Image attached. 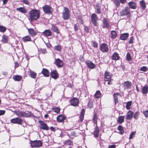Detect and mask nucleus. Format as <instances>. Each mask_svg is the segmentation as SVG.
I'll list each match as a JSON object with an SVG mask.
<instances>
[{"label": "nucleus", "instance_id": "obj_48", "mask_svg": "<svg viewBox=\"0 0 148 148\" xmlns=\"http://www.w3.org/2000/svg\"><path fill=\"white\" fill-rule=\"evenodd\" d=\"M139 114V112L138 111H137L135 112L133 116L135 119L137 120L138 119Z\"/></svg>", "mask_w": 148, "mask_h": 148}, {"label": "nucleus", "instance_id": "obj_43", "mask_svg": "<svg viewBox=\"0 0 148 148\" xmlns=\"http://www.w3.org/2000/svg\"><path fill=\"white\" fill-rule=\"evenodd\" d=\"M64 145H71L73 144V142L69 139L65 141L64 142Z\"/></svg>", "mask_w": 148, "mask_h": 148}, {"label": "nucleus", "instance_id": "obj_24", "mask_svg": "<svg viewBox=\"0 0 148 148\" xmlns=\"http://www.w3.org/2000/svg\"><path fill=\"white\" fill-rule=\"evenodd\" d=\"M120 58V57L116 52H114L112 55V59L113 60H119Z\"/></svg>", "mask_w": 148, "mask_h": 148}, {"label": "nucleus", "instance_id": "obj_22", "mask_svg": "<svg viewBox=\"0 0 148 148\" xmlns=\"http://www.w3.org/2000/svg\"><path fill=\"white\" fill-rule=\"evenodd\" d=\"M41 73L45 77H49L50 75L49 71L46 69L43 68L41 71Z\"/></svg>", "mask_w": 148, "mask_h": 148}, {"label": "nucleus", "instance_id": "obj_28", "mask_svg": "<svg viewBox=\"0 0 148 148\" xmlns=\"http://www.w3.org/2000/svg\"><path fill=\"white\" fill-rule=\"evenodd\" d=\"M133 112L131 111H129L127 113L126 119L127 120H131L133 117Z\"/></svg>", "mask_w": 148, "mask_h": 148}, {"label": "nucleus", "instance_id": "obj_44", "mask_svg": "<svg viewBox=\"0 0 148 148\" xmlns=\"http://www.w3.org/2000/svg\"><path fill=\"white\" fill-rule=\"evenodd\" d=\"M132 101H129L126 103V108L127 110H129L130 108V106L132 104Z\"/></svg>", "mask_w": 148, "mask_h": 148}, {"label": "nucleus", "instance_id": "obj_29", "mask_svg": "<svg viewBox=\"0 0 148 148\" xmlns=\"http://www.w3.org/2000/svg\"><path fill=\"white\" fill-rule=\"evenodd\" d=\"M9 38L8 36L5 35H3L2 39L1 40V42L3 43H7L8 42Z\"/></svg>", "mask_w": 148, "mask_h": 148}, {"label": "nucleus", "instance_id": "obj_26", "mask_svg": "<svg viewBox=\"0 0 148 148\" xmlns=\"http://www.w3.org/2000/svg\"><path fill=\"white\" fill-rule=\"evenodd\" d=\"M28 74L29 76L32 78L35 79L36 77V73L31 70H29V71H28Z\"/></svg>", "mask_w": 148, "mask_h": 148}, {"label": "nucleus", "instance_id": "obj_15", "mask_svg": "<svg viewBox=\"0 0 148 148\" xmlns=\"http://www.w3.org/2000/svg\"><path fill=\"white\" fill-rule=\"evenodd\" d=\"M102 27L103 28L108 29L110 27L109 23L106 18H104L102 19Z\"/></svg>", "mask_w": 148, "mask_h": 148}, {"label": "nucleus", "instance_id": "obj_12", "mask_svg": "<svg viewBox=\"0 0 148 148\" xmlns=\"http://www.w3.org/2000/svg\"><path fill=\"white\" fill-rule=\"evenodd\" d=\"M127 2V0H114V3L116 8L119 7L120 3L122 4H124Z\"/></svg>", "mask_w": 148, "mask_h": 148}, {"label": "nucleus", "instance_id": "obj_33", "mask_svg": "<svg viewBox=\"0 0 148 148\" xmlns=\"http://www.w3.org/2000/svg\"><path fill=\"white\" fill-rule=\"evenodd\" d=\"M140 6L142 9L143 10H145L146 8V3L144 0H142L140 1Z\"/></svg>", "mask_w": 148, "mask_h": 148}, {"label": "nucleus", "instance_id": "obj_62", "mask_svg": "<svg viewBox=\"0 0 148 148\" xmlns=\"http://www.w3.org/2000/svg\"><path fill=\"white\" fill-rule=\"evenodd\" d=\"M116 145H112L109 146L108 148H115Z\"/></svg>", "mask_w": 148, "mask_h": 148}, {"label": "nucleus", "instance_id": "obj_55", "mask_svg": "<svg viewBox=\"0 0 148 148\" xmlns=\"http://www.w3.org/2000/svg\"><path fill=\"white\" fill-rule=\"evenodd\" d=\"M143 113L146 117L147 118L148 117V110L144 111Z\"/></svg>", "mask_w": 148, "mask_h": 148}, {"label": "nucleus", "instance_id": "obj_11", "mask_svg": "<svg viewBox=\"0 0 148 148\" xmlns=\"http://www.w3.org/2000/svg\"><path fill=\"white\" fill-rule=\"evenodd\" d=\"M40 124V128L44 130H47L49 129V127L46 123L44 121L40 120L38 121Z\"/></svg>", "mask_w": 148, "mask_h": 148}, {"label": "nucleus", "instance_id": "obj_49", "mask_svg": "<svg viewBox=\"0 0 148 148\" xmlns=\"http://www.w3.org/2000/svg\"><path fill=\"white\" fill-rule=\"evenodd\" d=\"M52 110L53 111L57 113H59L60 111V109L58 107L53 108Z\"/></svg>", "mask_w": 148, "mask_h": 148}, {"label": "nucleus", "instance_id": "obj_13", "mask_svg": "<svg viewBox=\"0 0 148 148\" xmlns=\"http://www.w3.org/2000/svg\"><path fill=\"white\" fill-rule=\"evenodd\" d=\"M54 64H56L58 68H61L64 65V63L59 58L55 59Z\"/></svg>", "mask_w": 148, "mask_h": 148}, {"label": "nucleus", "instance_id": "obj_32", "mask_svg": "<svg viewBox=\"0 0 148 148\" xmlns=\"http://www.w3.org/2000/svg\"><path fill=\"white\" fill-rule=\"evenodd\" d=\"M99 129L98 127L97 126L95 128V130L93 132L94 136L95 138L98 137L99 133Z\"/></svg>", "mask_w": 148, "mask_h": 148}, {"label": "nucleus", "instance_id": "obj_54", "mask_svg": "<svg viewBox=\"0 0 148 148\" xmlns=\"http://www.w3.org/2000/svg\"><path fill=\"white\" fill-rule=\"evenodd\" d=\"M22 2L25 4L29 5V2L28 0H22Z\"/></svg>", "mask_w": 148, "mask_h": 148}, {"label": "nucleus", "instance_id": "obj_58", "mask_svg": "<svg viewBox=\"0 0 148 148\" xmlns=\"http://www.w3.org/2000/svg\"><path fill=\"white\" fill-rule=\"evenodd\" d=\"M19 66V64L18 62H14V68L16 69Z\"/></svg>", "mask_w": 148, "mask_h": 148}, {"label": "nucleus", "instance_id": "obj_3", "mask_svg": "<svg viewBox=\"0 0 148 148\" xmlns=\"http://www.w3.org/2000/svg\"><path fill=\"white\" fill-rule=\"evenodd\" d=\"M112 75L108 71L106 70L104 74V80L108 83H110L112 82L113 79L112 77Z\"/></svg>", "mask_w": 148, "mask_h": 148}, {"label": "nucleus", "instance_id": "obj_25", "mask_svg": "<svg viewBox=\"0 0 148 148\" xmlns=\"http://www.w3.org/2000/svg\"><path fill=\"white\" fill-rule=\"evenodd\" d=\"M129 36V34L127 33H125L121 34L120 36V39L123 40H126Z\"/></svg>", "mask_w": 148, "mask_h": 148}, {"label": "nucleus", "instance_id": "obj_37", "mask_svg": "<svg viewBox=\"0 0 148 148\" xmlns=\"http://www.w3.org/2000/svg\"><path fill=\"white\" fill-rule=\"evenodd\" d=\"M124 116H120L118 117L117 122L119 124H121L124 121Z\"/></svg>", "mask_w": 148, "mask_h": 148}, {"label": "nucleus", "instance_id": "obj_50", "mask_svg": "<svg viewBox=\"0 0 148 148\" xmlns=\"http://www.w3.org/2000/svg\"><path fill=\"white\" fill-rule=\"evenodd\" d=\"M148 69L146 66H143L140 68V70L144 72H146L147 71Z\"/></svg>", "mask_w": 148, "mask_h": 148}, {"label": "nucleus", "instance_id": "obj_21", "mask_svg": "<svg viewBox=\"0 0 148 148\" xmlns=\"http://www.w3.org/2000/svg\"><path fill=\"white\" fill-rule=\"evenodd\" d=\"M128 5L130 8L132 9H135L137 7L136 3L133 1L129 2L128 3Z\"/></svg>", "mask_w": 148, "mask_h": 148}, {"label": "nucleus", "instance_id": "obj_35", "mask_svg": "<svg viewBox=\"0 0 148 148\" xmlns=\"http://www.w3.org/2000/svg\"><path fill=\"white\" fill-rule=\"evenodd\" d=\"M111 38L114 39L117 36L116 32L115 31L112 30L111 32Z\"/></svg>", "mask_w": 148, "mask_h": 148}, {"label": "nucleus", "instance_id": "obj_17", "mask_svg": "<svg viewBox=\"0 0 148 148\" xmlns=\"http://www.w3.org/2000/svg\"><path fill=\"white\" fill-rule=\"evenodd\" d=\"M86 63L88 67L90 69H93L96 67V65L90 60H88L86 61Z\"/></svg>", "mask_w": 148, "mask_h": 148}, {"label": "nucleus", "instance_id": "obj_19", "mask_svg": "<svg viewBox=\"0 0 148 148\" xmlns=\"http://www.w3.org/2000/svg\"><path fill=\"white\" fill-rule=\"evenodd\" d=\"M51 29L53 32L56 33L57 34H60V32L58 28L54 24H51Z\"/></svg>", "mask_w": 148, "mask_h": 148}, {"label": "nucleus", "instance_id": "obj_52", "mask_svg": "<svg viewBox=\"0 0 148 148\" xmlns=\"http://www.w3.org/2000/svg\"><path fill=\"white\" fill-rule=\"evenodd\" d=\"M88 106L90 108H92L93 106V102L92 101H89L88 102Z\"/></svg>", "mask_w": 148, "mask_h": 148}, {"label": "nucleus", "instance_id": "obj_45", "mask_svg": "<svg viewBox=\"0 0 148 148\" xmlns=\"http://www.w3.org/2000/svg\"><path fill=\"white\" fill-rule=\"evenodd\" d=\"M7 29V28L5 26L0 25V32L2 33L5 32Z\"/></svg>", "mask_w": 148, "mask_h": 148}, {"label": "nucleus", "instance_id": "obj_42", "mask_svg": "<svg viewBox=\"0 0 148 148\" xmlns=\"http://www.w3.org/2000/svg\"><path fill=\"white\" fill-rule=\"evenodd\" d=\"M117 129L119 131L121 134H123L124 130L122 125H119L117 127Z\"/></svg>", "mask_w": 148, "mask_h": 148}, {"label": "nucleus", "instance_id": "obj_41", "mask_svg": "<svg viewBox=\"0 0 148 148\" xmlns=\"http://www.w3.org/2000/svg\"><path fill=\"white\" fill-rule=\"evenodd\" d=\"M101 94L99 90H97L95 94V97L97 98H99L101 97Z\"/></svg>", "mask_w": 148, "mask_h": 148}, {"label": "nucleus", "instance_id": "obj_6", "mask_svg": "<svg viewBox=\"0 0 148 148\" xmlns=\"http://www.w3.org/2000/svg\"><path fill=\"white\" fill-rule=\"evenodd\" d=\"M91 22L93 25L95 27H97L99 25L97 22L98 21V17L96 14L95 13L92 14L91 16Z\"/></svg>", "mask_w": 148, "mask_h": 148}, {"label": "nucleus", "instance_id": "obj_61", "mask_svg": "<svg viewBox=\"0 0 148 148\" xmlns=\"http://www.w3.org/2000/svg\"><path fill=\"white\" fill-rule=\"evenodd\" d=\"M84 118V115L83 114L80 115V121L81 122H82Z\"/></svg>", "mask_w": 148, "mask_h": 148}, {"label": "nucleus", "instance_id": "obj_14", "mask_svg": "<svg viewBox=\"0 0 148 148\" xmlns=\"http://www.w3.org/2000/svg\"><path fill=\"white\" fill-rule=\"evenodd\" d=\"M71 105L74 106H77L79 104V100L77 98L74 97L70 101Z\"/></svg>", "mask_w": 148, "mask_h": 148}, {"label": "nucleus", "instance_id": "obj_9", "mask_svg": "<svg viewBox=\"0 0 148 148\" xmlns=\"http://www.w3.org/2000/svg\"><path fill=\"white\" fill-rule=\"evenodd\" d=\"M99 49L103 53H107L109 50L108 45L105 43L100 44Z\"/></svg>", "mask_w": 148, "mask_h": 148}, {"label": "nucleus", "instance_id": "obj_60", "mask_svg": "<svg viewBox=\"0 0 148 148\" xmlns=\"http://www.w3.org/2000/svg\"><path fill=\"white\" fill-rule=\"evenodd\" d=\"M134 135V132H132L131 133V134H130L129 138L130 139H132L133 138Z\"/></svg>", "mask_w": 148, "mask_h": 148}, {"label": "nucleus", "instance_id": "obj_31", "mask_svg": "<svg viewBox=\"0 0 148 148\" xmlns=\"http://www.w3.org/2000/svg\"><path fill=\"white\" fill-rule=\"evenodd\" d=\"M17 11H19L22 13H26L27 12V10L24 7H20L17 8L16 9Z\"/></svg>", "mask_w": 148, "mask_h": 148}, {"label": "nucleus", "instance_id": "obj_47", "mask_svg": "<svg viewBox=\"0 0 148 148\" xmlns=\"http://www.w3.org/2000/svg\"><path fill=\"white\" fill-rule=\"evenodd\" d=\"M97 113H95L94 115V117H93V121L94 123L97 124Z\"/></svg>", "mask_w": 148, "mask_h": 148}, {"label": "nucleus", "instance_id": "obj_18", "mask_svg": "<svg viewBox=\"0 0 148 148\" xmlns=\"http://www.w3.org/2000/svg\"><path fill=\"white\" fill-rule=\"evenodd\" d=\"M51 76L54 79H56L59 77L58 73L56 70L52 71L51 73Z\"/></svg>", "mask_w": 148, "mask_h": 148}, {"label": "nucleus", "instance_id": "obj_40", "mask_svg": "<svg viewBox=\"0 0 148 148\" xmlns=\"http://www.w3.org/2000/svg\"><path fill=\"white\" fill-rule=\"evenodd\" d=\"M54 49L57 51H60L62 49V46L60 45L55 46Z\"/></svg>", "mask_w": 148, "mask_h": 148}, {"label": "nucleus", "instance_id": "obj_53", "mask_svg": "<svg viewBox=\"0 0 148 148\" xmlns=\"http://www.w3.org/2000/svg\"><path fill=\"white\" fill-rule=\"evenodd\" d=\"M74 27L75 31H78L79 29V24L78 23L75 24L74 25Z\"/></svg>", "mask_w": 148, "mask_h": 148}, {"label": "nucleus", "instance_id": "obj_4", "mask_svg": "<svg viewBox=\"0 0 148 148\" xmlns=\"http://www.w3.org/2000/svg\"><path fill=\"white\" fill-rule=\"evenodd\" d=\"M70 17V11L69 9L67 7L64 8L62 12V17L64 20H66L69 19Z\"/></svg>", "mask_w": 148, "mask_h": 148}, {"label": "nucleus", "instance_id": "obj_8", "mask_svg": "<svg viewBox=\"0 0 148 148\" xmlns=\"http://www.w3.org/2000/svg\"><path fill=\"white\" fill-rule=\"evenodd\" d=\"M42 8L45 13L49 14L52 13V8L49 5H45L43 6Z\"/></svg>", "mask_w": 148, "mask_h": 148}, {"label": "nucleus", "instance_id": "obj_64", "mask_svg": "<svg viewBox=\"0 0 148 148\" xmlns=\"http://www.w3.org/2000/svg\"><path fill=\"white\" fill-rule=\"evenodd\" d=\"M75 134V131H73L71 132V136H74Z\"/></svg>", "mask_w": 148, "mask_h": 148}, {"label": "nucleus", "instance_id": "obj_7", "mask_svg": "<svg viewBox=\"0 0 148 148\" xmlns=\"http://www.w3.org/2000/svg\"><path fill=\"white\" fill-rule=\"evenodd\" d=\"M31 146L32 147H39L42 146V143L40 140L31 141L30 142Z\"/></svg>", "mask_w": 148, "mask_h": 148}, {"label": "nucleus", "instance_id": "obj_36", "mask_svg": "<svg viewBox=\"0 0 148 148\" xmlns=\"http://www.w3.org/2000/svg\"><path fill=\"white\" fill-rule=\"evenodd\" d=\"M148 92V87L147 86H144L142 89V93L144 95Z\"/></svg>", "mask_w": 148, "mask_h": 148}, {"label": "nucleus", "instance_id": "obj_23", "mask_svg": "<svg viewBox=\"0 0 148 148\" xmlns=\"http://www.w3.org/2000/svg\"><path fill=\"white\" fill-rule=\"evenodd\" d=\"M29 34L32 36H34L37 34V32L33 29L30 28L28 29Z\"/></svg>", "mask_w": 148, "mask_h": 148}, {"label": "nucleus", "instance_id": "obj_56", "mask_svg": "<svg viewBox=\"0 0 148 148\" xmlns=\"http://www.w3.org/2000/svg\"><path fill=\"white\" fill-rule=\"evenodd\" d=\"M40 52L41 53H42L43 54H45L47 52V50L45 49H41L40 50Z\"/></svg>", "mask_w": 148, "mask_h": 148}, {"label": "nucleus", "instance_id": "obj_16", "mask_svg": "<svg viewBox=\"0 0 148 148\" xmlns=\"http://www.w3.org/2000/svg\"><path fill=\"white\" fill-rule=\"evenodd\" d=\"M66 119V117L63 114H60L57 117V121L59 123L63 122Z\"/></svg>", "mask_w": 148, "mask_h": 148}, {"label": "nucleus", "instance_id": "obj_30", "mask_svg": "<svg viewBox=\"0 0 148 148\" xmlns=\"http://www.w3.org/2000/svg\"><path fill=\"white\" fill-rule=\"evenodd\" d=\"M12 78L15 81H20L22 79V77L21 76L18 75H14Z\"/></svg>", "mask_w": 148, "mask_h": 148}, {"label": "nucleus", "instance_id": "obj_20", "mask_svg": "<svg viewBox=\"0 0 148 148\" xmlns=\"http://www.w3.org/2000/svg\"><path fill=\"white\" fill-rule=\"evenodd\" d=\"M43 35L45 36L49 37L52 36V33L49 29H46L42 33Z\"/></svg>", "mask_w": 148, "mask_h": 148}, {"label": "nucleus", "instance_id": "obj_34", "mask_svg": "<svg viewBox=\"0 0 148 148\" xmlns=\"http://www.w3.org/2000/svg\"><path fill=\"white\" fill-rule=\"evenodd\" d=\"M22 40L24 42L31 41V38L29 35H27L22 38Z\"/></svg>", "mask_w": 148, "mask_h": 148}, {"label": "nucleus", "instance_id": "obj_59", "mask_svg": "<svg viewBox=\"0 0 148 148\" xmlns=\"http://www.w3.org/2000/svg\"><path fill=\"white\" fill-rule=\"evenodd\" d=\"M5 111L4 110H0V116L2 115L5 114Z\"/></svg>", "mask_w": 148, "mask_h": 148}, {"label": "nucleus", "instance_id": "obj_5", "mask_svg": "<svg viewBox=\"0 0 148 148\" xmlns=\"http://www.w3.org/2000/svg\"><path fill=\"white\" fill-rule=\"evenodd\" d=\"M130 8L128 6L125 7L124 8L122 9L120 12L121 16H127V17H130Z\"/></svg>", "mask_w": 148, "mask_h": 148}, {"label": "nucleus", "instance_id": "obj_63", "mask_svg": "<svg viewBox=\"0 0 148 148\" xmlns=\"http://www.w3.org/2000/svg\"><path fill=\"white\" fill-rule=\"evenodd\" d=\"M85 111V110L84 109H83L82 110L80 114H83L84 115V112Z\"/></svg>", "mask_w": 148, "mask_h": 148}, {"label": "nucleus", "instance_id": "obj_1", "mask_svg": "<svg viewBox=\"0 0 148 148\" xmlns=\"http://www.w3.org/2000/svg\"><path fill=\"white\" fill-rule=\"evenodd\" d=\"M29 19L31 22L38 20L40 17V12L36 9H33L29 12Z\"/></svg>", "mask_w": 148, "mask_h": 148}, {"label": "nucleus", "instance_id": "obj_10", "mask_svg": "<svg viewBox=\"0 0 148 148\" xmlns=\"http://www.w3.org/2000/svg\"><path fill=\"white\" fill-rule=\"evenodd\" d=\"M10 122L11 123H13L17 124L22 125L23 122V120L21 118L17 117L12 119Z\"/></svg>", "mask_w": 148, "mask_h": 148}, {"label": "nucleus", "instance_id": "obj_51", "mask_svg": "<svg viewBox=\"0 0 148 148\" xmlns=\"http://www.w3.org/2000/svg\"><path fill=\"white\" fill-rule=\"evenodd\" d=\"M134 37L132 36L130 38L129 40L128 41L129 44H132L134 42Z\"/></svg>", "mask_w": 148, "mask_h": 148}, {"label": "nucleus", "instance_id": "obj_38", "mask_svg": "<svg viewBox=\"0 0 148 148\" xmlns=\"http://www.w3.org/2000/svg\"><path fill=\"white\" fill-rule=\"evenodd\" d=\"M119 95L118 93H114L113 95L114 97V102L115 105H116V103L118 102V96Z\"/></svg>", "mask_w": 148, "mask_h": 148}, {"label": "nucleus", "instance_id": "obj_39", "mask_svg": "<svg viewBox=\"0 0 148 148\" xmlns=\"http://www.w3.org/2000/svg\"><path fill=\"white\" fill-rule=\"evenodd\" d=\"M92 45V47L95 48H97L98 47V43L97 41L95 40H92L91 41Z\"/></svg>", "mask_w": 148, "mask_h": 148}, {"label": "nucleus", "instance_id": "obj_57", "mask_svg": "<svg viewBox=\"0 0 148 148\" xmlns=\"http://www.w3.org/2000/svg\"><path fill=\"white\" fill-rule=\"evenodd\" d=\"M84 30L85 32L87 33H88L89 32V28L86 25H84Z\"/></svg>", "mask_w": 148, "mask_h": 148}, {"label": "nucleus", "instance_id": "obj_2", "mask_svg": "<svg viewBox=\"0 0 148 148\" xmlns=\"http://www.w3.org/2000/svg\"><path fill=\"white\" fill-rule=\"evenodd\" d=\"M17 115L19 116L24 117H30L34 116V115L30 111H18L17 112Z\"/></svg>", "mask_w": 148, "mask_h": 148}, {"label": "nucleus", "instance_id": "obj_46", "mask_svg": "<svg viewBox=\"0 0 148 148\" xmlns=\"http://www.w3.org/2000/svg\"><path fill=\"white\" fill-rule=\"evenodd\" d=\"M132 58L131 56L130 53L129 52H127L126 55V60L128 61H130L132 60Z\"/></svg>", "mask_w": 148, "mask_h": 148}, {"label": "nucleus", "instance_id": "obj_27", "mask_svg": "<svg viewBox=\"0 0 148 148\" xmlns=\"http://www.w3.org/2000/svg\"><path fill=\"white\" fill-rule=\"evenodd\" d=\"M96 8L97 11L96 12L97 14H100L101 12V7L99 3V2L97 3L96 4Z\"/></svg>", "mask_w": 148, "mask_h": 148}]
</instances>
